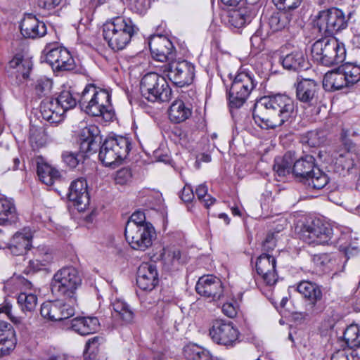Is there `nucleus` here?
I'll list each match as a JSON object with an SVG mask.
<instances>
[{
	"label": "nucleus",
	"mask_w": 360,
	"mask_h": 360,
	"mask_svg": "<svg viewBox=\"0 0 360 360\" xmlns=\"http://www.w3.org/2000/svg\"><path fill=\"white\" fill-rule=\"evenodd\" d=\"M20 32L25 38L37 39L44 37L47 32L46 24L32 14H27L20 25Z\"/></svg>",
	"instance_id": "obj_25"
},
{
	"label": "nucleus",
	"mask_w": 360,
	"mask_h": 360,
	"mask_svg": "<svg viewBox=\"0 0 360 360\" xmlns=\"http://www.w3.org/2000/svg\"><path fill=\"white\" fill-rule=\"evenodd\" d=\"M79 96L71 90H63L56 98L43 100L40 104L42 118L50 123H60L65 113L79 103Z\"/></svg>",
	"instance_id": "obj_5"
},
{
	"label": "nucleus",
	"mask_w": 360,
	"mask_h": 360,
	"mask_svg": "<svg viewBox=\"0 0 360 360\" xmlns=\"http://www.w3.org/2000/svg\"><path fill=\"white\" fill-rule=\"evenodd\" d=\"M79 104L89 115L102 117L105 122L112 121L114 118L111 94L107 89L93 84H87L79 96Z\"/></svg>",
	"instance_id": "obj_2"
},
{
	"label": "nucleus",
	"mask_w": 360,
	"mask_h": 360,
	"mask_svg": "<svg viewBox=\"0 0 360 360\" xmlns=\"http://www.w3.org/2000/svg\"><path fill=\"white\" fill-rule=\"evenodd\" d=\"M180 198L185 202H191L194 198V193L192 187L186 184L181 191Z\"/></svg>",
	"instance_id": "obj_60"
},
{
	"label": "nucleus",
	"mask_w": 360,
	"mask_h": 360,
	"mask_svg": "<svg viewBox=\"0 0 360 360\" xmlns=\"http://www.w3.org/2000/svg\"><path fill=\"white\" fill-rule=\"evenodd\" d=\"M148 46L153 58L158 61L167 62L175 57L172 42L162 34L151 35Z\"/></svg>",
	"instance_id": "obj_20"
},
{
	"label": "nucleus",
	"mask_w": 360,
	"mask_h": 360,
	"mask_svg": "<svg viewBox=\"0 0 360 360\" xmlns=\"http://www.w3.org/2000/svg\"><path fill=\"white\" fill-rule=\"evenodd\" d=\"M295 14L285 11L274 13L269 19V25L273 32H278L288 28Z\"/></svg>",
	"instance_id": "obj_37"
},
{
	"label": "nucleus",
	"mask_w": 360,
	"mask_h": 360,
	"mask_svg": "<svg viewBox=\"0 0 360 360\" xmlns=\"http://www.w3.org/2000/svg\"><path fill=\"white\" fill-rule=\"evenodd\" d=\"M131 172L129 168H122L115 174V181L117 184L124 185L130 181Z\"/></svg>",
	"instance_id": "obj_54"
},
{
	"label": "nucleus",
	"mask_w": 360,
	"mask_h": 360,
	"mask_svg": "<svg viewBox=\"0 0 360 360\" xmlns=\"http://www.w3.org/2000/svg\"><path fill=\"white\" fill-rule=\"evenodd\" d=\"M209 334L214 342L226 347H233L238 342L240 335L233 323L224 320L214 321Z\"/></svg>",
	"instance_id": "obj_17"
},
{
	"label": "nucleus",
	"mask_w": 360,
	"mask_h": 360,
	"mask_svg": "<svg viewBox=\"0 0 360 360\" xmlns=\"http://www.w3.org/2000/svg\"><path fill=\"white\" fill-rule=\"evenodd\" d=\"M323 86L326 91H334L347 87L342 70L328 71L323 77Z\"/></svg>",
	"instance_id": "obj_35"
},
{
	"label": "nucleus",
	"mask_w": 360,
	"mask_h": 360,
	"mask_svg": "<svg viewBox=\"0 0 360 360\" xmlns=\"http://www.w3.org/2000/svg\"><path fill=\"white\" fill-rule=\"evenodd\" d=\"M158 274L153 264L143 263L138 269L136 284L143 290H152L158 283Z\"/></svg>",
	"instance_id": "obj_26"
},
{
	"label": "nucleus",
	"mask_w": 360,
	"mask_h": 360,
	"mask_svg": "<svg viewBox=\"0 0 360 360\" xmlns=\"http://www.w3.org/2000/svg\"><path fill=\"white\" fill-rule=\"evenodd\" d=\"M18 220V214L13 200L0 198V225H11Z\"/></svg>",
	"instance_id": "obj_34"
},
{
	"label": "nucleus",
	"mask_w": 360,
	"mask_h": 360,
	"mask_svg": "<svg viewBox=\"0 0 360 360\" xmlns=\"http://www.w3.org/2000/svg\"><path fill=\"white\" fill-rule=\"evenodd\" d=\"M240 4L238 9L230 12L228 15L227 25L231 30L240 29L250 24L262 6L259 0L253 2L243 0Z\"/></svg>",
	"instance_id": "obj_18"
},
{
	"label": "nucleus",
	"mask_w": 360,
	"mask_h": 360,
	"mask_svg": "<svg viewBox=\"0 0 360 360\" xmlns=\"http://www.w3.org/2000/svg\"><path fill=\"white\" fill-rule=\"evenodd\" d=\"M296 290L307 302V307L309 311H313L317 302L322 299L321 287L315 283L302 281L297 285Z\"/></svg>",
	"instance_id": "obj_27"
},
{
	"label": "nucleus",
	"mask_w": 360,
	"mask_h": 360,
	"mask_svg": "<svg viewBox=\"0 0 360 360\" xmlns=\"http://www.w3.org/2000/svg\"><path fill=\"white\" fill-rule=\"evenodd\" d=\"M163 72L176 86L190 85L195 77V66L186 60H172L162 66Z\"/></svg>",
	"instance_id": "obj_15"
},
{
	"label": "nucleus",
	"mask_w": 360,
	"mask_h": 360,
	"mask_svg": "<svg viewBox=\"0 0 360 360\" xmlns=\"http://www.w3.org/2000/svg\"><path fill=\"white\" fill-rule=\"evenodd\" d=\"M112 316L120 321L121 324L131 323L134 318V313L130 306L122 298H115L111 302Z\"/></svg>",
	"instance_id": "obj_30"
},
{
	"label": "nucleus",
	"mask_w": 360,
	"mask_h": 360,
	"mask_svg": "<svg viewBox=\"0 0 360 360\" xmlns=\"http://www.w3.org/2000/svg\"><path fill=\"white\" fill-rule=\"evenodd\" d=\"M349 17L344 11L336 7L320 11L314 20V27L326 36H331L348 26Z\"/></svg>",
	"instance_id": "obj_11"
},
{
	"label": "nucleus",
	"mask_w": 360,
	"mask_h": 360,
	"mask_svg": "<svg viewBox=\"0 0 360 360\" xmlns=\"http://www.w3.org/2000/svg\"><path fill=\"white\" fill-rule=\"evenodd\" d=\"M66 0H38V6L44 10H52Z\"/></svg>",
	"instance_id": "obj_58"
},
{
	"label": "nucleus",
	"mask_w": 360,
	"mask_h": 360,
	"mask_svg": "<svg viewBox=\"0 0 360 360\" xmlns=\"http://www.w3.org/2000/svg\"><path fill=\"white\" fill-rule=\"evenodd\" d=\"M330 360H360L355 349L340 347L332 354Z\"/></svg>",
	"instance_id": "obj_46"
},
{
	"label": "nucleus",
	"mask_w": 360,
	"mask_h": 360,
	"mask_svg": "<svg viewBox=\"0 0 360 360\" xmlns=\"http://www.w3.org/2000/svg\"><path fill=\"white\" fill-rule=\"evenodd\" d=\"M340 347L346 348L360 347V328L357 325H350L348 326L343 334L342 338L338 339Z\"/></svg>",
	"instance_id": "obj_36"
},
{
	"label": "nucleus",
	"mask_w": 360,
	"mask_h": 360,
	"mask_svg": "<svg viewBox=\"0 0 360 360\" xmlns=\"http://www.w3.org/2000/svg\"><path fill=\"white\" fill-rule=\"evenodd\" d=\"M46 62L53 71H71L76 64L70 51L57 43H49L43 50Z\"/></svg>",
	"instance_id": "obj_14"
},
{
	"label": "nucleus",
	"mask_w": 360,
	"mask_h": 360,
	"mask_svg": "<svg viewBox=\"0 0 360 360\" xmlns=\"http://www.w3.org/2000/svg\"><path fill=\"white\" fill-rule=\"evenodd\" d=\"M101 140L98 127L89 125L83 128L78 138L79 151L78 153L64 151L62 153L63 161L70 168L76 167L86 156L96 153Z\"/></svg>",
	"instance_id": "obj_4"
},
{
	"label": "nucleus",
	"mask_w": 360,
	"mask_h": 360,
	"mask_svg": "<svg viewBox=\"0 0 360 360\" xmlns=\"http://www.w3.org/2000/svg\"><path fill=\"white\" fill-rule=\"evenodd\" d=\"M32 236L30 232L16 233L7 245V248L13 255H22L32 245Z\"/></svg>",
	"instance_id": "obj_31"
},
{
	"label": "nucleus",
	"mask_w": 360,
	"mask_h": 360,
	"mask_svg": "<svg viewBox=\"0 0 360 360\" xmlns=\"http://www.w3.org/2000/svg\"><path fill=\"white\" fill-rule=\"evenodd\" d=\"M9 71L15 75L16 78L21 79H27L32 68V62L29 58H24L22 56L16 55L9 61Z\"/></svg>",
	"instance_id": "obj_32"
},
{
	"label": "nucleus",
	"mask_w": 360,
	"mask_h": 360,
	"mask_svg": "<svg viewBox=\"0 0 360 360\" xmlns=\"http://www.w3.org/2000/svg\"><path fill=\"white\" fill-rule=\"evenodd\" d=\"M184 355L187 360H210L208 351L198 345H187L184 349Z\"/></svg>",
	"instance_id": "obj_43"
},
{
	"label": "nucleus",
	"mask_w": 360,
	"mask_h": 360,
	"mask_svg": "<svg viewBox=\"0 0 360 360\" xmlns=\"http://www.w3.org/2000/svg\"><path fill=\"white\" fill-rule=\"evenodd\" d=\"M105 2V0H91L90 5L91 7H97L101 4H103Z\"/></svg>",
	"instance_id": "obj_63"
},
{
	"label": "nucleus",
	"mask_w": 360,
	"mask_h": 360,
	"mask_svg": "<svg viewBox=\"0 0 360 360\" xmlns=\"http://www.w3.org/2000/svg\"><path fill=\"white\" fill-rule=\"evenodd\" d=\"M6 285L7 287L11 285H14L15 288L16 289H31L32 286V283L29 280L25 278L20 275H14L12 278L7 281Z\"/></svg>",
	"instance_id": "obj_52"
},
{
	"label": "nucleus",
	"mask_w": 360,
	"mask_h": 360,
	"mask_svg": "<svg viewBox=\"0 0 360 360\" xmlns=\"http://www.w3.org/2000/svg\"><path fill=\"white\" fill-rule=\"evenodd\" d=\"M276 245V240L274 233H269L266 235L264 241L262 243V249L264 251L269 252L273 250Z\"/></svg>",
	"instance_id": "obj_59"
},
{
	"label": "nucleus",
	"mask_w": 360,
	"mask_h": 360,
	"mask_svg": "<svg viewBox=\"0 0 360 360\" xmlns=\"http://www.w3.org/2000/svg\"><path fill=\"white\" fill-rule=\"evenodd\" d=\"M68 198L70 201L74 202V205L78 211L82 212L87 208L90 198L85 179L79 178L71 183L69 188Z\"/></svg>",
	"instance_id": "obj_24"
},
{
	"label": "nucleus",
	"mask_w": 360,
	"mask_h": 360,
	"mask_svg": "<svg viewBox=\"0 0 360 360\" xmlns=\"http://www.w3.org/2000/svg\"><path fill=\"white\" fill-rule=\"evenodd\" d=\"M98 158L105 166H112L125 159L131 149L129 138L117 136L106 139L99 146Z\"/></svg>",
	"instance_id": "obj_10"
},
{
	"label": "nucleus",
	"mask_w": 360,
	"mask_h": 360,
	"mask_svg": "<svg viewBox=\"0 0 360 360\" xmlns=\"http://www.w3.org/2000/svg\"><path fill=\"white\" fill-rule=\"evenodd\" d=\"M155 233L152 224L139 228L130 224L124 230L126 239L131 248L141 251H144L151 246Z\"/></svg>",
	"instance_id": "obj_19"
},
{
	"label": "nucleus",
	"mask_w": 360,
	"mask_h": 360,
	"mask_svg": "<svg viewBox=\"0 0 360 360\" xmlns=\"http://www.w3.org/2000/svg\"><path fill=\"white\" fill-rule=\"evenodd\" d=\"M140 89L142 96L150 102H167L172 97L168 82L156 72L146 74L141 80Z\"/></svg>",
	"instance_id": "obj_9"
},
{
	"label": "nucleus",
	"mask_w": 360,
	"mask_h": 360,
	"mask_svg": "<svg viewBox=\"0 0 360 360\" xmlns=\"http://www.w3.org/2000/svg\"><path fill=\"white\" fill-rule=\"evenodd\" d=\"M342 72L347 83L350 86L360 80V67L352 63H347L342 66Z\"/></svg>",
	"instance_id": "obj_44"
},
{
	"label": "nucleus",
	"mask_w": 360,
	"mask_h": 360,
	"mask_svg": "<svg viewBox=\"0 0 360 360\" xmlns=\"http://www.w3.org/2000/svg\"><path fill=\"white\" fill-rule=\"evenodd\" d=\"M195 290L200 295L211 298L213 301L219 300L224 295L221 281L212 275L200 277L195 285Z\"/></svg>",
	"instance_id": "obj_22"
},
{
	"label": "nucleus",
	"mask_w": 360,
	"mask_h": 360,
	"mask_svg": "<svg viewBox=\"0 0 360 360\" xmlns=\"http://www.w3.org/2000/svg\"><path fill=\"white\" fill-rule=\"evenodd\" d=\"M48 360H65V357L63 354L52 355Z\"/></svg>",
	"instance_id": "obj_64"
},
{
	"label": "nucleus",
	"mask_w": 360,
	"mask_h": 360,
	"mask_svg": "<svg viewBox=\"0 0 360 360\" xmlns=\"http://www.w3.org/2000/svg\"><path fill=\"white\" fill-rule=\"evenodd\" d=\"M30 141L32 147L39 148L42 146L45 142L43 129L32 127L30 130Z\"/></svg>",
	"instance_id": "obj_50"
},
{
	"label": "nucleus",
	"mask_w": 360,
	"mask_h": 360,
	"mask_svg": "<svg viewBox=\"0 0 360 360\" xmlns=\"http://www.w3.org/2000/svg\"><path fill=\"white\" fill-rule=\"evenodd\" d=\"M292 163L293 158L291 154L290 153H287L283 157H278L275 158L274 170L278 176H285L292 172Z\"/></svg>",
	"instance_id": "obj_42"
},
{
	"label": "nucleus",
	"mask_w": 360,
	"mask_h": 360,
	"mask_svg": "<svg viewBox=\"0 0 360 360\" xmlns=\"http://www.w3.org/2000/svg\"><path fill=\"white\" fill-rule=\"evenodd\" d=\"M150 0H130L129 8L136 13L143 15L150 8Z\"/></svg>",
	"instance_id": "obj_53"
},
{
	"label": "nucleus",
	"mask_w": 360,
	"mask_h": 360,
	"mask_svg": "<svg viewBox=\"0 0 360 360\" xmlns=\"http://www.w3.org/2000/svg\"><path fill=\"white\" fill-rule=\"evenodd\" d=\"M296 115L294 100L285 94H271L258 99L252 117L262 129H276L291 122Z\"/></svg>",
	"instance_id": "obj_1"
},
{
	"label": "nucleus",
	"mask_w": 360,
	"mask_h": 360,
	"mask_svg": "<svg viewBox=\"0 0 360 360\" xmlns=\"http://www.w3.org/2000/svg\"><path fill=\"white\" fill-rule=\"evenodd\" d=\"M130 224L134 225L136 228H139L151 224L146 221V216L143 212L137 210L129 217L125 228H128Z\"/></svg>",
	"instance_id": "obj_51"
},
{
	"label": "nucleus",
	"mask_w": 360,
	"mask_h": 360,
	"mask_svg": "<svg viewBox=\"0 0 360 360\" xmlns=\"http://www.w3.org/2000/svg\"><path fill=\"white\" fill-rule=\"evenodd\" d=\"M273 2L278 11H285L296 14L302 0H273Z\"/></svg>",
	"instance_id": "obj_48"
},
{
	"label": "nucleus",
	"mask_w": 360,
	"mask_h": 360,
	"mask_svg": "<svg viewBox=\"0 0 360 360\" xmlns=\"http://www.w3.org/2000/svg\"><path fill=\"white\" fill-rule=\"evenodd\" d=\"M257 82L253 75L245 71L239 72L234 77L229 91V102L231 108H240L248 100Z\"/></svg>",
	"instance_id": "obj_12"
},
{
	"label": "nucleus",
	"mask_w": 360,
	"mask_h": 360,
	"mask_svg": "<svg viewBox=\"0 0 360 360\" xmlns=\"http://www.w3.org/2000/svg\"><path fill=\"white\" fill-rule=\"evenodd\" d=\"M40 314L44 319L58 321L72 316L75 309L63 300L48 301L41 304Z\"/></svg>",
	"instance_id": "obj_21"
},
{
	"label": "nucleus",
	"mask_w": 360,
	"mask_h": 360,
	"mask_svg": "<svg viewBox=\"0 0 360 360\" xmlns=\"http://www.w3.org/2000/svg\"><path fill=\"white\" fill-rule=\"evenodd\" d=\"M238 306L236 302H226L222 306V312L229 318H234L238 313Z\"/></svg>",
	"instance_id": "obj_56"
},
{
	"label": "nucleus",
	"mask_w": 360,
	"mask_h": 360,
	"mask_svg": "<svg viewBox=\"0 0 360 360\" xmlns=\"http://www.w3.org/2000/svg\"><path fill=\"white\" fill-rule=\"evenodd\" d=\"M81 284L82 278L78 270L72 266H67L54 274L51 290L53 294L71 299Z\"/></svg>",
	"instance_id": "obj_8"
},
{
	"label": "nucleus",
	"mask_w": 360,
	"mask_h": 360,
	"mask_svg": "<svg viewBox=\"0 0 360 360\" xmlns=\"http://www.w3.org/2000/svg\"><path fill=\"white\" fill-rule=\"evenodd\" d=\"M191 109L186 106L181 100L174 101L169 109V120L174 123L186 121L191 116Z\"/></svg>",
	"instance_id": "obj_38"
},
{
	"label": "nucleus",
	"mask_w": 360,
	"mask_h": 360,
	"mask_svg": "<svg viewBox=\"0 0 360 360\" xmlns=\"http://www.w3.org/2000/svg\"><path fill=\"white\" fill-rule=\"evenodd\" d=\"M311 51L315 60L328 67L338 65L346 58L344 44L335 37H324L316 41Z\"/></svg>",
	"instance_id": "obj_6"
},
{
	"label": "nucleus",
	"mask_w": 360,
	"mask_h": 360,
	"mask_svg": "<svg viewBox=\"0 0 360 360\" xmlns=\"http://www.w3.org/2000/svg\"><path fill=\"white\" fill-rule=\"evenodd\" d=\"M15 333L11 326L4 321H0V357L8 355L16 345Z\"/></svg>",
	"instance_id": "obj_28"
},
{
	"label": "nucleus",
	"mask_w": 360,
	"mask_h": 360,
	"mask_svg": "<svg viewBox=\"0 0 360 360\" xmlns=\"http://www.w3.org/2000/svg\"><path fill=\"white\" fill-rule=\"evenodd\" d=\"M257 273L267 285H274L277 280L276 260L268 253L262 254L256 262Z\"/></svg>",
	"instance_id": "obj_23"
},
{
	"label": "nucleus",
	"mask_w": 360,
	"mask_h": 360,
	"mask_svg": "<svg viewBox=\"0 0 360 360\" xmlns=\"http://www.w3.org/2000/svg\"><path fill=\"white\" fill-rule=\"evenodd\" d=\"M139 32V28L132 19L124 15L112 18L103 27V39L114 51L125 49Z\"/></svg>",
	"instance_id": "obj_3"
},
{
	"label": "nucleus",
	"mask_w": 360,
	"mask_h": 360,
	"mask_svg": "<svg viewBox=\"0 0 360 360\" xmlns=\"http://www.w3.org/2000/svg\"><path fill=\"white\" fill-rule=\"evenodd\" d=\"M295 96L306 110L309 109L311 115L319 112V85L314 79H302L295 83Z\"/></svg>",
	"instance_id": "obj_16"
},
{
	"label": "nucleus",
	"mask_w": 360,
	"mask_h": 360,
	"mask_svg": "<svg viewBox=\"0 0 360 360\" xmlns=\"http://www.w3.org/2000/svg\"><path fill=\"white\" fill-rule=\"evenodd\" d=\"M250 42L252 47L257 49H262L263 48V39L261 37L260 32L257 31L250 38Z\"/></svg>",
	"instance_id": "obj_61"
},
{
	"label": "nucleus",
	"mask_w": 360,
	"mask_h": 360,
	"mask_svg": "<svg viewBox=\"0 0 360 360\" xmlns=\"http://www.w3.org/2000/svg\"><path fill=\"white\" fill-rule=\"evenodd\" d=\"M11 308L12 306L8 302H4L3 304L0 305V313L6 314L11 321L15 324H20L22 323V317L20 316H14L11 314Z\"/></svg>",
	"instance_id": "obj_55"
},
{
	"label": "nucleus",
	"mask_w": 360,
	"mask_h": 360,
	"mask_svg": "<svg viewBox=\"0 0 360 360\" xmlns=\"http://www.w3.org/2000/svg\"><path fill=\"white\" fill-rule=\"evenodd\" d=\"M102 340V338L95 336L86 342L84 352L85 359H94L96 358Z\"/></svg>",
	"instance_id": "obj_47"
},
{
	"label": "nucleus",
	"mask_w": 360,
	"mask_h": 360,
	"mask_svg": "<svg viewBox=\"0 0 360 360\" xmlns=\"http://www.w3.org/2000/svg\"><path fill=\"white\" fill-rule=\"evenodd\" d=\"M53 259V254L44 248H38L29 262V266L34 271H41L48 266Z\"/></svg>",
	"instance_id": "obj_39"
},
{
	"label": "nucleus",
	"mask_w": 360,
	"mask_h": 360,
	"mask_svg": "<svg viewBox=\"0 0 360 360\" xmlns=\"http://www.w3.org/2000/svg\"><path fill=\"white\" fill-rule=\"evenodd\" d=\"M333 235L331 225L322 219H315L303 224L300 238L308 244H328Z\"/></svg>",
	"instance_id": "obj_13"
},
{
	"label": "nucleus",
	"mask_w": 360,
	"mask_h": 360,
	"mask_svg": "<svg viewBox=\"0 0 360 360\" xmlns=\"http://www.w3.org/2000/svg\"><path fill=\"white\" fill-rule=\"evenodd\" d=\"M221 2L227 6L229 7H236L240 4L243 0H221Z\"/></svg>",
	"instance_id": "obj_62"
},
{
	"label": "nucleus",
	"mask_w": 360,
	"mask_h": 360,
	"mask_svg": "<svg viewBox=\"0 0 360 360\" xmlns=\"http://www.w3.org/2000/svg\"><path fill=\"white\" fill-rule=\"evenodd\" d=\"M37 172L40 181L49 186L60 177L59 172L47 163L38 162Z\"/></svg>",
	"instance_id": "obj_40"
},
{
	"label": "nucleus",
	"mask_w": 360,
	"mask_h": 360,
	"mask_svg": "<svg viewBox=\"0 0 360 360\" xmlns=\"http://www.w3.org/2000/svg\"><path fill=\"white\" fill-rule=\"evenodd\" d=\"M37 297L35 294L20 292L17 297V302L22 313L32 314L37 305Z\"/></svg>",
	"instance_id": "obj_41"
},
{
	"label": "nucleus",
	"mask_w": 360,
	"mask_h": 360,
	"mask_svg": "<svg viewBox=\"0 0 360 360\" xmlns=\"http://www.w3.org/2000/svg\"><path fill=\"white\" fill-rule=\"evenodd\" d=\"M207 186L203 184L199 185L195 189V195L205 207L209 208L215 202V198L207 194Z\"/></svg>",
	"instance_id": "obj_49"
},
{
	"label": "nucleus",
	"mask_w": 360,
	"mask_h": 360,
	"mask_svg": "<svg viewBox=\"0 0 360 360\" xmlns=\"http://www.w3.org/2000/svg\"><path fill=\"white\" fill-rule=\"evenodd\" d=\"M71 328L81 335H87L98 330L99 321L96 317H77L72 320Z\"/></svg>",
	"instance_id": "obj_33"
},
{
	"label": "nucleus",
	"mask_w": 360,
	"mask_h": 360,
	"mask_svg": "<svg viewBox=\"0 0 360 360\" xmlns=\"http://www.w3.org/2000/svg\"><path fill=\"white\" fill-rule=\"evenodd\" d=\"M307 137V143L311 147H316L322 144L324 141L323 139L320 137L319 133L316 131L308 132Z\"/></svg>",
	"instance_id": "obj_57"
},
{
	"label": "nucleus",
	"mask_w": 360,
	"mask_h": 360,
	"mask_svg": "<svg viewBox=\"0 0 360 360\" xmlns=\"http://www.w3.org/2000/svg\"><path fill=\"white\" fill-rule=\"evenodd\" d=\"M52 86V80L46 77L38 78L33 84L34 94L39 98L49 96L51 94Z\"/></svg>",
	"instance_id": "obj_45"
},
{
	"label": "nucleus",
	"mask_w": 360,
	"mask_h": 360,
	"mask_svg": "<svg viewBox=\"0 0 360 360\" xmlns=\"http://www.w3.org/2000/svg\"><path fill=\"white\" fill-rule=\"evenodd\" d=\"M280 61L284 69L289 71H300L308 69L309 63L303 52L295 50L291 53L281 57Z\"/></svg>",
	"instance_id": "obj_29"
},
{
	"label": "nucleus",
	"mask_w": 360,
	"mask_h": 360,
	"mask_svg": "<svg viewBox=\"0 0 360 360\" xmlns=\"http://www.w3.org/2000/svg\"><path fill=\"white\" fill-rule=\"evenodd\" d=\"M292 172L312 189L321 190L329 183V177L316 167L315 158L311 155H306L297 160L293 163Z\"/></svg>",
	"instance_id": "obj_7"
}]
</instances>
